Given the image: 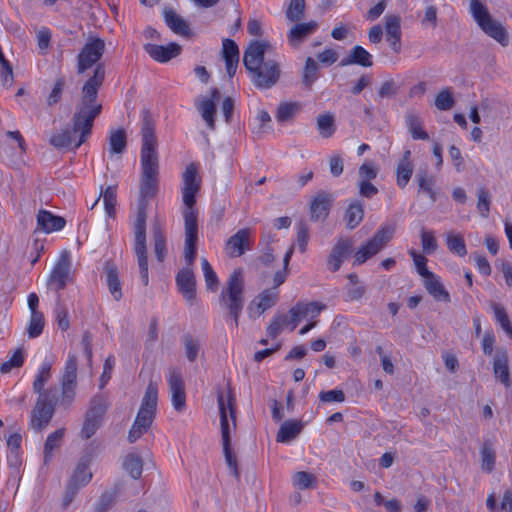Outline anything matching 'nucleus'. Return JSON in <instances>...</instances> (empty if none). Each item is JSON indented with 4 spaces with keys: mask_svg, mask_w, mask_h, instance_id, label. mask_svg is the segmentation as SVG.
Instances as JSON below:
<instances>
[{
    "mask_svg": "<svg viewBox=\"0 0 512 512\" xmlns=\"http://www.w3.org/2000/svg\"><path fill=\"white\" fill-rule=\"evenodd\" d=\"M104 40L90 38L77 56V74H84L90 68L93 73L83 83L80 99L72 116V130L66 128L50 138V144L55 148H67L74 142V134L79 133V140L74 148H79L90 136L94 120L102 113L103 106L98 100V93L106 78L104 63L100 62L105 52Z\"/></svg>",
    "mask_w": 512,
    "mask_h": 512,
    "instance_id": "obj_1",
    "label": "nucleus"
},
{
    "mask_svg": "<svg viewBox=\"0 0 512 512\" xmlns=\"http://www.w3.org/2000/svg\"><path fill=\"white\" fill-rule=\"evenodd\" d=\"M141 126V178L140 198L138 203L137 218L135 221V254L140 270V276L145 286L149 283L148 259L146 247V210L147 202L153 199L159 189V155L158 141L155 135V122L149 110H142Z\"/></svg>",
    "mask_w": 512,
    "mask_h": 512,
    "instance_id": "obj_2",
    "label": "nucleus"
},
{
    "mask_svg": "<svg viewBox=\"0 0 512 512\" xmlns=\"http://www.w3.org/2000/svg\"><path fill=\"white\" fill-rule=\"evenodd\" d=\"M271 45L267 41H251L243 55V64L253 85L260 90L274 87L281 77V66L275 59L265 58Z\"/></svg>",
    "mask_w": 512,
    "mask_h": 512,
    "instance_id": "obj_3",
    "label": "nucleus"
},
{
    "mask_svg": "<svg viewBox=\"0 0 512 512\" xmlns=\"http://www.w3.org/2000/svg\"><path fill=\"white\" fill-rule=\"evenodd\" d=\"M182 200L185 205L183 210L185 226L186 246H197L198 241V219L195 209L196 195L201 188V180L197 177V166L189 164L183 175Z\"/></svg>",
    "mask_w": 512,
    "mask_h": 512,
    "instance_id": "obj_4",
    "label": "nucleus"
},
{
    "mask_svg": "<svg viewBox=\"0 0 512 512\" xmlns=\"http://www.w3.org/2000/svg\"><path fill=\"white\" fill-rule=\"evenodd\" d=\"M244 273L242 269H235L229 276L226 286L219 296V305L225 310L224 318L233 320L235 327L239 325V318L244 308Z\"/></svg>",
    "mask_w": 512,
    "mask_h": 512,
    "instance_id": "obj_5",
    "label": "nucleus"
},
{
    "mask_svg": "<svg viewBox=\"0 0 512 512\" xmlns=\"http://www.w3.org/2000/svg\"><path fill=\"white\" fill-rule=\"evenodd\" d=\"M158 404V387L152 380L149 381L136 418L128 432L127 440L135 443L142 435L147 433L156 416Z\"/></svg>",
    "mask_w": 512,
    "mask_h": 512,
    "instance_id": "obj_6",
    "label": "nucleus"
},
{
    "mask_svg": "<svg viewBox=\"0 0 512 512\" xmlns=\"http://www.w3.org/2000/svg\"><path fill=\"white\" fill-rule=\"evenodd\" d=\"M219 412H220V425H221V437L223 444V452L226 463L232 471V476L235 478L239 477L237 469V460L232 452L231 448V427L228 420V412L232 419V426L235 427V409H234V398L231 394L228 395L227 402H225L222 393L218 394L217 397Z\"/></svg>",
    "mask_w": 512,
    "mask_h": 512,
    "instance_id": "obj_7",
    "label": "nucleus"
},
{
    "mask_svg": "<svg viewBox=\"0 0 512 512\" xmlns=\"http://www.w3.org/2000/svg\"><path fill=\"white\" fill-rule=\"evenodd\" d=\"M470 12L480 29L489 37L497 41L503 47L509 44V36L506 28L493 19L487 7L479 0L470 1Z\"/></svg>",
    "mask_w": 512,
    "mask_h": 512,
    "instance_id": "obj_8",
    "label": "nucleus"
},
{
    "mask_svg": "<svg viewBox=\"0 0 512 512\" xmlns=\"http://www.w3.org/2000/svg\"><path fill=\"white\" fill-rule=\"evenodd\" d=\"M58 396H38L30 415V428L35 432L43 431L52 420L55 408L59 405Z\"/></svg>",
    "mask_w": 512,
    "mask_h": 512,
    "instance_id": "obj_9",
    "label": "nucleus"
},
{
    "mask_svg": "<svg viewBox=\"0 0 512 512\" xmlns=\"http://www.w3.org/2000/svg\"><path fill=\"white\" fill-rule=\"evenodd\" d=\"M394 232V226L385 225L380 227L374 236L355 252L354 264H363L376 255L392 239Z\"/></svg>",
    "mask_w": 512,
    "mask_h": 512,
    "instance_id": "obj_10",
    "label": "nucleus"
},
{
    "mask_svg": "<svg viewBox=\"0 0 512 512\" xmlns=\"http://www.w3.org/2000/svg\"><path fill=\"white\" fill-rule=\"evenodd\" d=\"M394 232V226L385 225L380 227L374 236L355 252L354 264H363L376 255L392 239Z\"/></svg>",
    "mask_w": 512,
    "mask_h": 512,
    "instance_id": "obj_11",
    "label": "nucleus"
},
{
    "mask_svg": "<svg viewBox=\"0 0 512 512\" xmlns=\"http://www.w3.org/2000/svg\"><path fill=\"white\" fill-rule=\"evenodd\" d=\"M77 357L75 354H68V359L65 364L64 373L61 381V396L59 400V406L68 409L76 394L77 386Z\"/></svg>",
    "mask_w": 512,
    "mask_h": 512,
    "instance_id": "obj_12",
    "label": "nucleus"
},
{
    "mask_svg": "<svg viewBox=\"0 0 512 512\" xmlns=\"http://www.w3.org/2000/svg\"><path fill=\"white\" fill-rule=\"evenodd\" d=\"M70 256L67 251L61 253L56 265L54 266L48 281L47 285L56 291L63 290L68 280L70 279Z\"/></svg>",
    "mask_w": 512,
    "mask_h": 512,
    "instance_id": "obj_13",
    "label": "nucleus"
},
{
    "mask_svg": "<svg viewBox=\"0 0 512 512\" xmlns=\"http://www.w3.org/2000/svg\"><path fill=\"white\" fill-rule=\"evenodd\" d=\"M326 309V305L318 302H298L290 310L291 315V331H293L298 323L303 319H315L319 314Z\"/></svg>",
    "mask_w": 512,
    "mask_h": 512,
    "instance_id": "obj_14",
    "label": "nucleus"
},
{
    "mask_svg": "<svg viewBox=\"0 0 512 512\" xmlns=\"http://www.w3.org/2000/svg\"><path fill=\"white\" fill-rule=\"evenodd\" d=\"M251 231L249 228L238 230L225 244V250L229 257H240L251 249Z\"/></svg>",
    "mask_w": 512,
    "mask_h": 512,
    "instance_id": "obj_15",
    "label": "nucleus"
},
{
    "mask_svg": "<svg viewBox=\"0 0 512 512\" xmlns=\"http://www.w3.org/2000/svg\"><path fill=\"white\" fill-rule=\"evenodd\" d=\"M168 383L171 392L172 405L177 412H182L186 407V395L184 390V382L179 370H170Z\"/></svg>",
    "mask_w": 512,
    "mask_h": 512,
    "instance_id": "obj_16",
    "label": "nucleus"
},
{
    "mask_svg": "<svg viewBox=\"0 0 512 512\" xmlns=\"http://www.w3.org/2000/svg\"><path fill=\"white\" fill-rule=\"evenodd\" d=\"M176 284L188 302L196 298V279L191 266L182 268L176 275Z\"/></svg>",
    "mask_w": 512,
    "mask_h": 512,
    "instance_id": "obj_17",
    "label": "nucleus"
},
{
    "mask_svg": "<svg viewBox=\"0 0 512 512\" xmlns=\"http://www.w3.org/2000/svg\"><path fill=\"white\" fill-rule=\"evenodd\" d=\"M493 373L495 378L504 385L511 388L512 381L509 372V356L506 349H498L493 359Z\"/></svg>",
    "mask_w": 512,
    "mask_h": 512,
    "instance_id": "obj_18",
    "label": "nucleus"
},
{
    "mask_svg": "<svg viewBox=\"0 0 512 512\" xmlns=\"http://www.w3.org/2000/svg\"><path fill=\"white\" fill-rule=\"evenodd\" d=\"M145 52L155 61L164 63L181 53V46L177 43H170L166 46L157 44H145Z\"/></svg>",
    "mask_w": 512,
    "mask_h": 512,
    "instance_id": "obj_19",
    "label": "nucleus"
},
{
    "mask_svg": "<svg viewBox=\"0 0 512 512\" xmlns=\"http://www.w3.org/2000/svg\"><path fill=\"white\" fill-rule=\"evenodd\" d=\"M333 197L326 191H319L310 204L311 220L325 219L332 207Z\"/></svg>",
    "mask_w": 512,
    "mask_h": 512,
    "instance_id": "obj_20",
    "label": "nucleus"
},
{
    "mask_svg": "<svg viewBox=\"0 0 512 512\" xmlns=\"http://www.w3.org/2000/svg\"><path fill=\"white\" fill-rule=\"evenodd\" d=\"M164 20L166 25L175 34L185 37L192 38L193 32L187 23L180 15H178L172 8H165L163 12Z\"/></svg>",
    "mask_w": 512,
    "mask_h": 512,
    "instance_id": "obj_21",
    "label": "nucleus"
},
{
    "mask_svg": "<svg viewBox=\"0 0 512 512\" xmlns=\"http://www.w3.org/2000/svg\"><path fill=\"white\" fill-rule=\"evenodd\" d=\"M401 19L397 15H387L385 17L386 40L395 53L401 50Z\"/></svg>",
    "mask_w": 512,
    "mask_h": 512,
    "instance_id": "obj_22",
    "label": "nucleus"
},
{
    "mask_svg": "<svg viewBox=\"0 0 512 512\" xmlns=\"http://www.w3.org/2000/svg\"><path fill=\"white\" fill-rule=\"evenodd\" d=\"M352 242L349 239H340L332 248L327 265L329 270L336 272L340 269L343 259L346 258L351 251Z\"/></svg>",
    "mask_w": 512,
    "mask_h": 512,
    "instance_id": "obj_23",
    "label": "nucleus"
},
{
    "mask_svg": "<svg viewBox=\"0 0 512 512\" xmlns=\"http://www.w3.org/2000/svg\"><path fill=\"white\" fill-rule=\"evenodd\" d=\"M222 55L225 61L227 74L232 78L236 73L240 57L239 48L234 40H223Z\"/></svg>",
    "mask_w": 512,
    "mask_h": 512,
    "instance_id": "obj_24",
    "label": "nucleus"
},
{
    "mask_svg": "<svg viewBox=\"0 0 512 512\" xmlns=\"http://www.w3.org/2000/svg\"><path fill=\"white\" fill-rule=\"evenodd\" d=\"M318 29L316 21L295 24L288 32V42L293 47H298L306 38Z\"/></svg>",
    "mask_w": 512,
    "mask_h": 512,
    "instance_id": "obj_25",
    "label": "nucleus"
},
{
    "mask_svg": "<svg viewBox=\"0 0 512 512\" xmlns=\"http://www.w3.org/2000/svg\"><path fill=\"white\" fill-rule=\"evenodd\" d=\"M51 377V364L49 362H45L42 364L39 373L35 377L33 382V390L38 396L46 395V396H58L57 388H49L44 389L45 384Z\"/></svg>",
    "mask_w": 512,
    "mask_h": 512,
    "instance_id": "obj_26",
    "label": "nucleus"
},
{
    "mask_svg": "<svg viewBox=\"0 0 512 512\" xmlns=\"http://www.w3.org/2000/svg\"><path fill=\"white\" fill-rule=\"evenodd\" d=\"M65 224L66 221L63 217L53 215L49 211L40 210L37 214V225L46 233L59 231L65 226Z\"/></svg>",
    "mask_w": 512,
    "mask_h": 512,
    "instance_id": "obj_27",
    "label": "nucleus"
},
{
    "mask_svg": "<svg viewBox=\"0 0 512 512\" xmlns=\"http://www.w3.org/2000/svg\"><path fill=\"white\" fill-rule=\"evenodd\" d=\"M359 65L362 67H371L373 65L372 55L362 46L353 47L349 54L340 62V66Z\"/></svg>",
    "mask_w": 512,
    "mask_h": 512,
    "instance_id": "obj_28",
    "label": "nucleus"
},
{
    "mask_svg": "<svg viewBox=\"0 0 512 512\" xmlns=\"http://www.w3.org/2000/svg\"><path fill=\"white\" fill-rule=\"evenodd\" d=\"M106 283L109 291L116 301L122 298V288L119 279L117 266L112 262H106L105 264Z\"/></svg>",
    "mask_w": 512,
    "mask_h": 512,
    "instance_id": "obj_29",
    "label": "nucleus"
},
{
    "mask_svg": "<svg viewBox=\"0 0 512 512\" xmlns=\"http://www.w3.org/2000/svg\"><path fill=\"white\" fill-rule=\"evenodd\" d=\"M424 286L435 300L446 303L450 302L449 292L435 274H432L424 280Z\"/></svg>",
    "mask_w": 512,
    "mask_h": 512,
    "instance_id": "obj_30",
    "label": "nucleus"
},
{
    "mask_svg": "<svg viewBox=\"0 0 512 512\" xmlns=\"http://www.w3.org/2000/svg\"><path fill=\"white\" fill-rule=\"evenodd\" d=\"M303 429V423L296 420L284 421L277 433L276 440L280 443H287L296 438Z\"/></svg>",
    "mask_w": 512,
    "mask_h": 512,
    "instance_id": "obj_31",
    "label": "nucleus"
},
{
    "mask_svg": "<svg viewBox=\"0 0 512 512\" xmlns=\"http://www.w3.org/2000/svg\"><path fill=\"white\" fill-rule=\"evenodd\" d=\"M277 298V291L271 289L264 290L251 302L249 309L252 310L255 306L257 308L258 315H261L264 311L276 304Z\"/></svg>",
    "mask_w": 512,
    "mask_h": 512,
    "instance_id": "obj_32",
    "label": "nucleus"
},
{
    "mask_svg": "<svg viewBox=\"0 0 512 512\" xmlns=\"http://www.w3.org/2000/svg\"><path fill=\"white\" fill-rule=\"evenodd\" d=\"M109 154H122L127 147V134L123 128L111 130L108 137Z\"/></svg>",
    "mask_w": 512,
    "mask_h": 512,
    "instance_id": "obj_33",
    "label": "nucleus"
},
{
    "mask_svg": "<svg viewBox=\"0 0 512 512\" xmlns=\"http://www.w3.org/2000/svg\"><path fill=\"white\" fill-rule=\"evenodd\" d=\"M416 179L418 181L419 192H425L431 201L435 202L437 199V193L434 189L436 178L429 175L426 170H420L416 174Z\"/></svg>",
    "mask_w": 512,
    "mask_h": 512,
    "instance_id": "obj_34",
    "label": "nucleus"
},
{
    "mask_svg": "<svg viewBox=\"0 0 512 512\" xmlns=\"http://www.w3.org/2000/svg\"><path fill=\"white\" fill-rule=\"evenodd\" d=\"M364 217V206L360 201H354L346 209L345 221L349 229L357 227Z\"/></svg>",
    "mask_w": 512,
    "mask_h": 512,
    "instance_id": "obj_35",
    "label": "nucleus"
},
{
    "mask_svg": "<svg viewBox=\"0 0 512 512\" xmlns=\"http://www.w3.org/2000/svg\"><path fill=\"white\" fill-rule=\"evenodd\" d=\"M406 125L414 140H428L429 136L422 128V122L418 115L413 112L407 113L405 117Z\"/></svg>",
    "mask_w": 512,
    "mask_h": 512,
    "instance_id": "obj_36",
    "label": "nucleus"
},
{
    "mask_svg": "<svg viewBox=\"0 0 512 512\" xmlns=\"http://www.w3.org/2000/svg\"><path fill=\"white\" fill-rule=\"evenodd\" d=\"M65 434L64 428H59L53 433L49 434L45 444H44V461L45 463L48 462L52 455L53 451L55 449H58L61 446V443L63 441V437Z\"/></svg>",
    "mask_w": 512,
    "mask_h": 512,
    "instance_id": "obj_37",
    "label": "nucleus"
},
{
    "mask_svg": "<svg viewBox=\"0 0 512 512\" xmlns=\"http://www.w3.org/2000/svg\"><path fill=\"white\" fill-rule=\"evenodd\" d=\"M481 467L488 472L492 471L495 465L496 452L491 440H484L481 449Z\"/></svg>",
    "mask_w": 512,
    "mask_h": 512,
    "instance_id": "obj_38",
    "label": "nucleus"
},
{
    "mask_svg": "<svg viewBox=\"0 0 512 512\" xmlns=\"http://www.w3.org/2000/svg\"><path fill=\"white\" fill-rule=\"evenodd\" d=\"M490 308L494 312V317L496 322L501 326V328L505 331L507 336L512 339V324L508 317V314L505 308L496 302H490Z\"/></svg>",
    "mask_w": 512,
    "mask_h": 512,
    "instance_id": "obj_39",
    "label": "nucleus"
},
{
    "mask_svg": "<svg viewBox=\"0 0 512 512\" xmlns=\"http://www.w3.org/2000/svg\"><path fill=\"white\" fill-rule=\"evenodd\" d=\"M302 105L299 102H283L280 103L276 113L278 122L291 121L295 115L301 110Z\"/></svg>",
    "mask_w": 512,
    "mask_h": 512,
    "instance_id": "obj_40",
    "label": "nucleus"
},
{
    "mask_svg": "<svg viewBox=\"0 0 512 512\" xmlns=\"http://www.w3.org/2000/svg\"><path fill=\"white\" fill-rule=\"evenodd\" d=\"M100 197H103V203L107 215L109 217H113L115 215L116 187L108 186L105 190H101L100 196L96 199L91 208L99 202Z\"/></svg>",
    "mask_w": 512,
    "mask_h": 512,
    "instance_id": "obj_41",
    "label": "nucleus"
},
{
    "mask_svg": "<svg viewBox=\"0 0 512 512\" xmlns=\"http://www.w3.org/2000/svg\"><path fill=\"white\" fill-rule=\"evenodd\" d=\"M123 467L131 478L138 480L142 474L143 462L140 456L128 454L124 460Z\"/></svg>",
    "mask_w": 512,
    "mask_h": 512,
    "instance_id": "obj_42",
    "label": "nucleus"
},
{
    "mask_svg": "<svg viewBox=\"0 0 512 512\" xmlns=\"http://www.w3.org/2000/svg\"><path fill=\"white\" fill-rule=\"evenodd\" d=\"M317 128L323 138L331 137L335 132V119L333 114L325 113L317 117Z\"/></svg>",
    "mask_w": 512,
    "mask_h": 512,
    "instance_id": "obj_43",
    "label": "nucleus"
},
{
    "mask_svg": "<svg viewBox=\"0 0 512 512\" xmlns=\"http://www.w3.org/2000/svg\"><path fill=\"white\" fill-rule=\"evenodd\" d=\"M108 406L109 404L107 400L103 396L97 395L91 400L90 407L86 415L102 421Z\"/></svg>",
    "mask_w": 512,
    "mask_h": 512,
    "instance_id": "obj_44",
    "label": "nucleus"
},
{
    "mask_svg": "<svg viewBox=\"0 0 512 512\" xmlns=\"http://www.w3.org/2000/svg\"><path fill=\"white\" fill-rule=\"evenodd\" d=\"M446 244L451 253L457 254L460 257L467 254L465 241L459 234H454L452 232L447 233Z\"/></svg>",
    "mask_w": 512,
    "mask_h": 512,
    "instance_id": "obj_45",
    "label": "nucleus"
},
{
    "mask_svg": "<svg viewBox=\"0 0 512 512\" xmlns=\"http://www.w3.org/2000/svg\"><path fill=\"white\" fill-rule=\"evenodd\" d=\"M318 69L317 62L313 58L308 57L302 75V82L306 88L311 89L313 83L318 78Z\"/></svg>",
    "mask_w": 512,
    "mask_h": 512,
    "instance_id": "obj_46",
    "label": "nucleus"
},
{
    "mask_svg": "<svg viewBox=\"0 0 512 512\" xmlns=\"http://www.w3.org/2000/svg\"><path fill=\"white\" fill-rule=\"evenodd\" d=\"M202 118L211 130L215 129L216 103L213 100H202L198 106Z\"/></svg>",
    "mask_w": 512,
    "mask_h": 512,
    "instance_id": "obj_47",
    "label": "nucleus"
},
{
    "mask_svg": "<svg viewBox=\"0 0 512 512\" xmlns=\"http://www.w3.org/2000/svg\"><path fill=\"white\" fill-rule=\"evenodd\" d=\"M91 463V457L86 456L81 458L74 470L72 480H90L93 476Z\"/></svg>",
    "mask_w": 512,
    "mask_h": 512,
    "instance_id": "obj_48",
    "label": "nucleus"
},
{
    "mask_svg": "<svg viewBox=\"0 0 512 512\" xmlns=\"http://www.w3.org/2000/svg\"><path fill=\"white\" fill-rule=\"evenodd\" d=\"M118 493L117 486L112 491H105L95 505V512H107L114 505Z\"/></svg>",
    "mask_w": 512,
    "mask_h": 512,
    "instance_id": "obj_49",
    "label": "nucleus"
},
{
    "mask_svg": "<svg viewBox=\"0 0 512 512\" xmlns=\"http://www.w3.org/2000/svg\"><path fill=\"white\" fill-rule=\"evenodd\" d=\"M154 253L159 262H163L166 256V238L159 227L153 229Z\"/></svg>",
    "mask_w": 512,
    "mask_h": 512,
    "instance_id": "obj_50",
    "label": "nucleus"
},
{
    "mask_svg": "<svg viewBox=\"0 0 512 512\" xmlns=\"http://www.w3.org/2000/svg\"><path fill=\"white\" fill-rule=\"evenodd\" d=\"M201 267L203 270L207 289L215 292L218 289L219 280L215 271L206 258L201 259Z\"/></svg>",
    "mask_w": 512,
    "mask_h": 512,
    "instance_id": "obj_51",
    "label": "nucleus"
},
{
    "mask_svg": "<svg viewBox=\"0 0 512 512\" xmlns=\"http://www.w3.org/2000/svg\"><path fill=\"white\" fill-rule=\"evenodd\" d=\"M305 0H290L286 10V18L291 22L301 20L305 12Z\"/></svg>",
    "mask_w": 512,
    "mask_h": 512,
    "instance_id": "obj_52",
    "label": "nucleus"
},
{
    "mask_svg": "<svg viewBox=\"0 0 512 512\" xmlns=\"http://www.w3.org/2000/svg\"><path fill=\"white\" fill-rule=\"evenodd\" d=\"M477 209L484 218L488 217L491 204V195L487 188L479 187L477 189Z\"/></svg>",
    "mask_w": 512,
    "mask_h": 512,
    "instance_id": "obj_53",
    "label": "nucleus"
},
{
    "mask_svg": "<svg viewBox=\"0 0 512 512\" xmlns=\"http://www.w3.org/2000/svg\"><path fill=\"white\" fill-rule=\"evenodd\" d=\"M294 249H295L294 245H291L289 247V249L287 250V252L285 253L284 258H283V266H284L283 270L277 271L275 273V275H274V278H273V282H274L273 290L274 291H275V289L277 287L282 285L285 282V280H286V277H287V274H288L289 262L291 260L292 255H293Z\"/></svg>",
    "mask_w": 512,
    "mask_h": 512,
    "instance_id": "obj_54",
    "label": "nucleus"
},
{
    "mask_svg": "<svg viewBox=\"0 0 512 512\" xmlns=\"http://www.w3.org/2000/svg\"><path fill=\"white\" fill-rule=\"evenodd\" d=\"M182 342L185 348V355L190 362H194L200 351V343L191 335L187 334L182 337Z\"/></svg>",
    "mask_w": 512,
    "mask_h": 512,
    "instance_id": "obj_55",
    "label": "nucleus"
},
{
    "mask_svg": "<svg viewBox=\"0 0 512 512\" xmlns=\"http://www.w3.org/2000/svg\"><path fill=\"white\" fill-rule=\"evenodd\" d=\"M44 328V316L42 313L31 314L27 333L30 338H36L41 335Z\"/></svg>",
    "mask_w": 512,
    "mask_h": 512,
    "instance_id": "obj_56",
    "label": "nucleus"
},
{
    "mask_svg": "<svg viewBox=\"0 0 512 512\" xmlns=\"http://www.w3.org/2000/svg\"><path fill=\"white\" fill-rule=\"evenodd\" d=\"M24 363V355L23 350L21 348H18L12 355V357L3 362L0 365V372L2 374L9 373L13 368H20L23 366Z\"/></svg>",
    "mask_w": 512,
    "mask_h": 512,
    "instance_id": "obj_57",
    "label": "nucleus"
},
{
    "mask_svg": "<svg viewBox=\"0 0 512 512\" xmlns=\"http://www.w3.org/2000/svg\"><path fill=\"white\" fill-rule=\"evenodd\" d=\"M413 165H402L397 164L396 168V183L399 188L403 189L406 187L413 174Z\"/></svg>",
    "mask_w": 512,
    "mask_h": 512,
    "instance_id": "obj_58",
    "label": "nucleus"
},
{
    "mask_svg": "<svg viewBox=\"0 0 512 512\" xmlns=\"http://www.w3.org/2000/svg\"><path fill=\"white\" fill-rule=\"evenodd\" d=\"M454 103L453 94L448 88L441 90L435 98V106L439 110H449L453 107Z\"/></svg>",
    "mask_w": 512,
    "mask_h": 512,
    "instance_id": "obj_59",
    "label": "nucleus"
},
{
    "mask_svg": "<svg viewBox=\"0 0 512 512\" xmlns=\"http://www.w3.org/2000/svg\"><path fill=\"white\" fill-rule=\"evenodd\" d=\"M101 422L102 421L98 419L86 415L81 430V437L85 440L90 439L101 426Z\"/></svg>",
    "mask_w": 512,
    "mask_h": 512,
    "instance_id": "obj_60",
    "label": "nucleus"
},
{
    "mask_svg": "<svg viewBox=\"0 0 512 512\" xmlns=\"http://www.w3.org/2000/svg\"><path fill=\"white\" fill-rule=\"evenodd\" d=\"M316 488V482H294V492L290 496L292 505H298L301 500V492Z\"/></svg>",
    "mask_w": 512,
    "mask_h": 512,
    "instance_id": "obj_61",
    "label": "nucleus"
},
{
    "mask_svg": "<svg viewBox=\"0 0 512 512\" xmlns=\"http://www.w3.org/2000/svg\"><path fill=\"white\" fill-rule=\"evenodd\" d=\"M421 244L423 252L426 254L433 253L438 247L434 233L432 231H426L425 229L421 231Z\"/></svg>",
    "mask_w": 512,
    "mask_h": 512,
    "instance_id": "obj_62",
    "label": "nucleus"
},
{
    "mask_svg": "<svg viewBox=\"0 0 512 512\" xmlns=\"http://www.w3.org/2000/svg\"><path fill=\"white\" fill-rule=\"evenodd\" d=\"M309 241V229L306 223L300 222L297 228V245L301 253L306 252Z\"/></svg>",
    "mask_w": 512,
    "mask_h": 512,
    "instance_id": "obj_63",
    "label": "nucleus"
},
{
    "mask_svg": "<svg viewBox=\"0 0 512 512\" xmlns=\"http://www.w3.org/2000/svg\"><path fill=\"white\" fill-rule=\"evenodd\" d=\"M377 169L372 162H365L359 167V181H371L377 177Z\"/></svg>",
    "mask_w": 512,
    "mask_h": 512,
    "instance_id": "obj_64",
    "label": "nucleus"
}]
</instances>
